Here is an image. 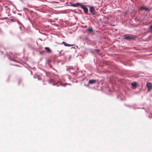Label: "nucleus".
Here are the masks:
<instances>
[{"instance_id":"f257e3e1","label":"nucleus","mask_w":152,"mask_h":152,"mask_svg":"<svg viewBox=\"0 0 152 152\" xmlns=\"http://www.w3.org/2000/svg\"><path fill=\"white\" fill-rule=\"evenodd\" d=\"M87 7V5L82 4H80V7L83 10L84 12L86 14H87L88 12V10Z\"/></svg>"},{"instance_id":"f03ea898","label":"nucleus","mask_w":152,"mask_h":152,"mask_svg":"<svg viewBox=\"0 0 152 152\" xmlns=\"http://www.w3.org/2000/svg\"><path fill=\"white\" fill-rule=\"evenodd\" d=\"M135 37H134V36H131L129 35L126 36L124 37V38L125 39H126L127 40L134 39H135Z\"/></svg>"},{"instance_id":"7ed1b4c3","label":"nucleus","mask_w":152,"mask_h":152,"mask_svg":"<svg viewBox=\"0 0 152 152\" xmlns=\"http://www.w3.org/2000/svg\"><path fill=\"white\" fill-rule=\"evenodd\" d=\"M146 86L148 88L147 92H148L152 89V85L151 83L147 82L146 83Z\"/></svg>"},{"instance_id":"20e7f679","label":"nucleus","mask_w":152,"mask_h":152,"mask_svg":"<svg viewBox=\"0 0 152 152\" xmlns=\"http://www.w3.org/2000/svg\"><path fill=\"white\" fill-rule=\"evenodd\" d=\"M90 12L93 14L94 15L95 14V10L94 7H90L89 9Z\"/></svg>"},{"instance_id":"39448f33","label":"nucleus","mask_w":152,"mask_h":152,"mask_svg":"<svg viewBox=\"0 0 152 152\" xmlns=\"http://www.w3.org/2000/svg\"><path fill=\"white\" fill-rule=\"evenodd\" d=\"M80 4L79 3H77L76 4H72V3H71L70 4V5L73 7H76L77 6V5H79L80 6V4Z\"/></svg>"},{"instance_id":"423d86ee","label":"nucleus","mask_w":152,"mask_h":152,"mask_svg":"<svg viewBox=\"0 0 152 152\" xmlns=\"http://www.w3.org/2000/svg\"><path fill=\"white\" fill-rule=\"evenodd\" d=\"M61 44H63L65 46L71 47L73 46L72 45L67 44V43L64 42H62Z\"/></svg>"},{"instance_id":"0eeeda50","label":"nucleus","mask_w":152,"mask_h":152,"mask_svg":"<svg viewBox=\"0 0 152 152\" xmlns=\"http://www.w3.org/2000/svg\"><path fill=\"white\" fill-rule=\"evenodd\" d=\"M96 82V80H90L88 83L90 84H93L95 83Z\"/></svg>"},{"instance_id":"6e6552de","label":"nucleus","mask_w":152,"mask_h":152,"mask_svg":"<svg viewBox=\"0 0 152 152\" xmlns=\"http://www.w3.org/2000/svg\"><path fill=\"white\" fill-rule=\"evenodd\" d=\"M45 49L46 50L47 52L48 53H50L51 51V50L48 47H46L45 48Z\"/></svg>"},{"instance_id":"1a4fd4ad","label":"nucleus","mask_w":152,"mask_h":152,"mask_svg":"<svg viewBox=\"0 0 152 152\" xmlns=\"http://www.w3.org/2000/svg\"><path fill=\"white\" fill-rule=\"evenodd\" d=\"M132 86L134 87V88H135L136 87L137 84L135 82H133L131 83Z\"/></svg>"},{"instance_id":"9d476101","label":"nucleus","mask_w":152,"mask_h":152,"mask_svg":"<svg viewBox=\"0 0 152 152\" xmlns=\"http://www.w3.org/2000/svg\"><path fill=\"white\" fill-rule=\"evenodd\" d=\"M140 10H148V8H147L146 7H141L140 8Z\"/></svg>"},{"instance_id":"9b49d317","label":"nucleus","mask_w":152,"mask_h":152,"mask_svg":"<svg viewBox=\"0 0 152 152\" xmlns=\"http://www.w3.org/2000/svg\"><path fill=\"white\" fill-rule=\"evenodd\" d=\"M87 31H93V29L92 28H88L87 30Z\"/></svg>"},{"instance_id":"f8f14e48","label":"nucleus","mask_w":152,"mask_h":152,"mask_svg":"<svg viewBox=\"0 0 152 152\" xmlns=\"http://www.w3.org/2000/svg\"><path fill=\"white\" fill-rule=\"evenodd\" d=\"M150 28L151 29V32H152V25L150 27Z\"/></svg>"},{"instance_id":"ddd939ff","label":"nucleus","mask_w":152,"mask_h":152,"mask_svg":"<svg viewBox=\"0 0 152 152\" xmlns=\"http://www.w3.org/2000/svg\"><path fill=\"white\" fill-rule=\"evenodd\" d=\"M95 50L96 51L97 53L99 54L98 53L99 52V49L96 50Z\"/></svg>"}]
</instances>
